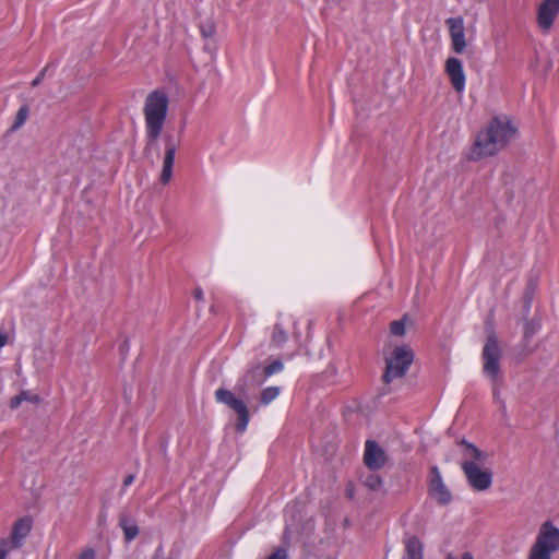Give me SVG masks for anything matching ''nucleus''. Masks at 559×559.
<instances>
[{"instance_id": "obj_1", "label": "nucleus", "mask_w": 559, "mask_h": 559, "mask_svg": "<svg viewBox=\"0 0 559 559\" xmlns=\"http://www.w3.org/2000/svg\"><path fill=\"white\" fill-rule=\"evenodd\" d=\"M518 129L507 116H497L479 131L467 153L469 160H479L496 155L516 136Z\"/></svg>"}, {"instance_id": "obj_2", "label": "nucleus", "mask_w": 559, "mask_h": 559, "mask_svg": "<svg viewBox=\"0 0 559 559\" xmlns=\"http://www.w3.org/2000/svg\"><path fill=\"white\" fill-rule=\"evenodd\" d=\"M168 106L169 99L164 91L155 90L146 96L143 106V115L145 133L150 143L156 142L162 134L167 118Z\"/></svg>"}, {"instance_id": "obj_3", "label": "nucleus", "mask_w": 559, "mask_h": 559, "mask_svg": "<svg viewBox=\"0 0 559 559\" xmlns=\"http://www.w3.org/2000/svg\"><path fill=\"white\" fill-rule=\"evenodd\" d=\"M462 444L465 447L462 469L469 486L476 491L489 489L492 484V473L488 468H481L478 464L486 461L487 454L466 441H463Z\"/></svg>"}, {"instance_id": "obj_4", "label": "nucleus", "mask_w": 559, "mask_h": 559, "mask_svg": "<svg viewBox=\"0 0 559 559\" xmlns=\"http://www.w3.org/2000/svg\"><path fill=\"white\" fill-rule=\"evenodd\" d=\"M559 550V527L551 521H545L528 552V559H552Z\"/></svg>"}, {"instance_id": "obj_5", "label": "nucleus", "mask_w": 559, "mask_h": 559, "mask_svg": "<svg viewBox=\"0 0 559 559\" xmlns=\"http://www.w3.org/2000/svg\"><path fill=\"white\" fill-rule=\"evenodd\" d=\"M414 360V353L407 346H397L391 356L386 357V368L383 379L390 383L394 379L403 377Z\"/></svg>"}, {"instance_id": "obj_6", "label": "nucleus", "mask_w": 559, "mask_h": 559, "mask_svg": "<svg viewBox=\"0 0 559 559\" xmlns=\"http://www.w3.org/2000/svg\"><path fill=\"white\" fill-rule=\"evenodd\" d=\"M283 362L275 360L265 368L260 365L254 366L236 384V393L245 396L250 388L260 385L267 377L283 370Z\"/></svg>"}, {"instance_id": "obj_7", "label": "nucleus", "mask_w": 559, "mask_h": 559, "mask_svg": "<svg viewBox=\"0 0 559 559\" xmlns=\"http://www.w3.org/2000/svg\"><path fill=\"white\" fill-rule=\"evenodd\" d=\"M215 400L217 403L224 404L237 414L236 429L239 432L247 430L250 415L245 401L230 390L219 388L215 391Z\"/></svg>"}, {"instance_id": "obj_8", "label": "nucleus", "mask_w": 559, "mask_h": 559, "mask_svg": "<svg viewBox=\"0 0 559 559\" xmlns=\"http://www.w3.org/2000/svg\"><path fill=\"white\" fill-rule=\"evenodd\" d=\"M501 349L495 335H489L483 348V370L492 381L500 372Z\"/></svg>"}, {"instance_id": "obj_9", "label": "nucleus", "mask_w": 559, "mask_h": 559, "mask_svg": "<svg viewBox=\"0 0 559 559\" xmlns=\"http://www.w3.org/2000/svg\"><path fill=\"white\" fill-rule=\"evenodd\" d=\"M559 14V0H544L537 10V25L543 32H549Z\"/></svg>"}, {"instance_id": "obj_10", "label": "nucleus", "mask_w": 559, "mask_h": 559, "mask_svg": "<svg viewBox=\"0 0 559 559\" xmlns=\"http://www.w3.org/2000/svg\"><path fill=\"white\" fill-rule=\"evenodd\" d=\"M429 493L441 504H448L452 500V495L443 483L441 473L437 466L430 469Z\"/></svg>"}, {"instance_id": "obj_11", "label": "nucleus", "mask_w": 559, "mask_h": 559, "mask_svg": "<svg viewBox=\"0 0 559 559\" xmlns=\"http://www.w3.org/2000/svg\"><path fill=\"white\" fill-rule=\"evenodd\" d=\"M31 530L32 521L28 518H22L14 523L11 537L9 539L1 538L0 543H5V548L10 551L17 549L23 545Z\"/></svg>"}, {"instance_id": "obj_12", "label": "nucleus", "mask_w": 559, "mask_h": 559, "mask_svg": "<svg viewBox=\"0 0 559 559\" xmlns=\"http://www.w3.org/2000/svg\"><path fill=\"white\" fill-rule=\"evenodd\" d=\"M388 461L385 451L372 440H367L365 445L364 462L372 471L382 468Z\"/></svg>"}, {"instance_id": "obj_13", "label": "nucleus", "mask_w": 559, "mask_h": 559, "mask_svg": "<svg viewBox=\"0 0 559 559\" xmlns=\"http://www.w3.org/2000/svg\"><path fill=\"white\" fill-rule=\"evenodd\" d=\"M445 73L453 88L457 93H462L465 90L466 76L461 60L454 57L448 58L445 62Z\"/></svg>"}, {"instance_id": "obj_14", "label": "nucleus", "mask_w": 559, "mask_h": 559, "mask_svg": "<svg viewBox=\"0 0 559 559\" xmlns=\"http://www.w3.org/2000/svg\"><path fill=\"white\" fill-rule=\"evenodd\" d=\"M177 146L170 140L167 141L165 146V156L163 160V168L159 180L163 185H168L173 177V167L175 163Z\"/></svg>"}, {"instance_id": "obj_15", "label": "nucleus", "mask_w": 559, "mask_h": 559, "mask_svg": "<svg viewBox=\"0 0 559 559\" xmlns=\"http://www.w3.org/2000/svg\"><path fill=\"white\" fill-rule=\"evenodd\" d=\"M402 559H424L423 558V544L420 540L411 536L405 540V555Z\"/></svg>"}, {"instance_id": "obj_16", "label": "nucleus", "mask_w": 559, "mask_h": 559, "mask_svg": "<svg viewBox=\"0 0 559 559\" xmlns=\"http://www.w3.org/2000/svg\"><path fill=\"white\" fill-rule=\"evenodd\" d=\"M119 525L124 533V537L127 542H131L139 534V528L136 524L126 514L121 515L119 519Z\"/></svg>"}, {"instance_id": "obj_17", "label": "nucleus", "mask_w": 559, "mask_h": 559, "mask_svg": "<svg viewBox=\"0 0 559 559\" xmlns=\"http://www.w3.org/2000/svg\"><path fill=\"white\" fill-rule=\"evenodd\" d=\"M23 402H29L33 404H38L40 402V399L37 394H34L31 391H22L20 394L13 396L10 400V407L12 409H16L21 406Z\"/></svg>"}, {"instance_id": "obj_18", "label": "nucleus", "mask_w": 559, "mask_h": 559, "mask_svg": "<svg viewBox=\"0 0 559 559\" xmlns=\"http://www.w3.org/2000/svg\"><path fill=\"white\" fill-rule=\"evenodd\" d=\"M445 24L449 27L450 38L465 32L464 20L461 16L450 17L445 21Z\"/></svg>"}, {"instance_id": "obj_19", "label": "nucleus", "mask_w": 559, "mask_h": 559, "mask_svg": "<svg viewBox=\"0 0 559 559\" xmlns=\"http://www.w3.org/2000/svg\"><path fill=\"white\" fill-rule=\"evenodd\" d=\"M280 393L281 389L278 386L265 388L261 393V403L263 405H269L280 395Z\"/></svg>"}, {"instance_id": "obj_20", "label": "nucleus", "mask_w": 559, "mask_h": 559, "mask_svg": "<svg viewBox=\"0 0 559 559\" xmlns=\"http://www.w3.org/2000/svg\"><path fill=\"white\" fill-rule=\"evenodd\" d=\"M287 341V334L285 332V330L282 328L281 324H275L274 325V330H273V334H272V342L276 345V346H281L283 345L285 342Z\"/></svg>"}, {"instance_id": "obj_21", "label": "nucleus", "mask_w": 559, "mask_h": 559, "mask_svg": "<svg viewBox=\"0 0 559 559\" xmlns=\"http://www.w3.org/2000/svg\"><path fill=\"white\" fill-rule=\"evenodd\" d=\"M451 46H452V49L456 52V53H462L466 46H467V43H466V39H465V32L460 34V35H456L454 37L451 38Z\"/></svg>"}, {"instance_id": "obj_22", "label": "nucleus", "mask_w": 559, "mask_h": 559, "mask_svg": "<svg viewBox=\"0 0 559 559\" xmlns=\"http://www.w3.org/2000/svg\"><path fill=\"white\" fill-rule=\"evenodd\" d=\"M405 317L401 320L393 321L390 325L391 333L396 336H403L406 333Z\"/></svg>"}, {"instance_id": "obj_23", "label": "nucleus", "mask_w": 559, "mask_h": 559, "mask_svg": "<svg viewBox=\"0 0 559 559\" xmlns=\"http://www.w3.org/2000/svg\"><path fill=\"white\" fill-rule=\"evenodd\" d=\"M200 32L204 38H212L216 32L215 24L209 20L200 25Z\"/></svg>"}, {"instance_id": "obj_24", "label": "nucleus", "mask_w": 559, "mask_h": 559, "mask_svg": "<svg viewBox=\"0 0 559 559\" xmlns=\"http://www.w3.org/2000/svg\"><path fill=\"white\" fill-rule=\"evenodd\" d=\"M365 485L372 490H378L382 486V478L377 474H371L366 477Z\"/></svg>"}, {"instance_id": "obj_25", "label": "nucleus", "mask_w": 559, "mask_h": 559, "mask_svg": "<svg viewBox=\"0 0 559 559\" xmlns=\"http://www.w3.org/2000/svg\"><path fill=\"white\" fill-rule=\"evenodd\" d=\"M27 108L26 107H21L17 111V115H16V120L13 124V129H17L20 128L26 120L27 118Z\"/></svg>"}, {"instance_id": "obj_26", "label": "nucleus", "mask_w": 559, "mask_h": 559, "mask_svg": "<svg viewBox=\"0 0 559 559\" xmlns=\"http://www.w3.org/2000/svg\"><path fill=\"white\" fill-rule=\"evenodd\" d=\"M78 559H96V552L93 548H86L82 550Z\"/></svg>"}, {"instance_id": "obj_27", "label": "nucleus", "mask_w": 559, "mask_h": 559, "mask_svg": "<svg viewBox=\"0 0 559 559\" xmlns=\"http://www.w3.org/2000/svg\"><path fill=\"white\" fill-rule=\"evenodd\" d=\"M266 559H287V551L285 549H283V548H278L276 551H274Z\"/></svg>"}, {"instance_id": "obj_28", "label": "nucleus", "mask_w": 559, "mask_h": 559, "mask_svg": "<svg viewBox=\"0 0 559 559\" xmlns=\"http://www.w3.org/2000/svg\"><path fill=\"white\" fill-rule=\"evenodd\" d=\"M46 69H43L37 76L32 81V86H37L44 79Z\"/></svg>"}, {"instance_id": "obj_29", "label": "nucleus", "mask_w": 559, "mask_h": 559, "mask_svg": "<svg viewBox=\"0 0 559 559\" xmlns=\"http://www.w3.org/2000/svg\"><path fill=\"white\" fill-rule=\"evenodd\" d=\"M134 475H128L123 480L122 490H126L134 481Z\"/></svg>"}, {"instance_id": "obj_30", "label": "nucleus", "mask_w": 559, "mask_h": 559, "mask_svg": "<svg viewBox=\"0 0 559 559\" xmlns=\"http://www.w3.org/2000/svg\"><path fill=\"white\" fill-rule=\"evenodd\" d=\"M5 543H0V559H7L8 555L11 552L5 548Z\"/></svg>"}, {"instance_id": "obj_31", "label": "nucleus", "mask_w": 559, "mask_h": 559, "mask_svg": "<svg viewBox=\"0 0 559 559\" xmlns=\"http://www.w3.org/2000/svg\"><path fill=\"white\" fill-rule=\"evenodd\" d=\"M193 296L198 301H202L204 299V293L201 288H195L193 292Z\"/></svg>"}, {"instance_id": "obj_32", "label": "nucleus", "mask_w": 559, "mask_h": 559, "mask_svg": "<svg viewBox=\"0 0 559 559\" xmlns=\"http://www.w3.org/2000/svg\"><path fill=\"white\" fill-rule=\"evenodd\" d=\"M8 342V336L7 334L2 333L0 331V348L3 347Z\"/></svg>"}, {"instance_id": "obj_33", "label": "nucleus", "mask_w": 559, "mask_h": 559, "mask_svg": "<svg viewBox=\"0 0 559 559\" xmlns=\"http://www.w3.org/2000/svg\"><path fill=\"white\" fill-rule=\"evenodd\" d=\"M448 559H474L469 552H464L461 558L449 556Z\"/></svg>"}, {"instance_id": "obj_34", "label": "nucleus", "mask_w": 559, "mask_h": 559, "mask_svg": "<svg viewBox=\"0 0 559 559\" xmlns=\"http://www.w3.org/2000/svg\"><path fill=\"white\" fill-rule=\"evenodd\" d=\"M535 333V330L530 326V324L526 325L525 329V335H533Z\"/></svg>"}]
</instances>
